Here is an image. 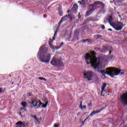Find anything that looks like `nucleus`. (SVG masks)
<instances>
[{"label":"nucleus","mask_w":127,"mask_h":127,"mask_svg":"<svg viewBox=\"0 0 127 127\" xmlns=\"http://www.w3.org/2000/svg\"><path fill=\"white\" fill-rule=\"evenodd\" d=\"M78 3H80V5L82 6H85L86 5V2H85V0H81V1H78Z\"/></svg>","instance_id":"nucleus-13"},{"label":"nucleus","mask_w":127,"mask_h":127,"mask_svg":"<svg viewBox=\"0 0 127 127\" xmlns=\"http://www.w3.org/2000/svg\"><path fill=\"white\" fill-rule=\"evenodd\" d=\"M101 28H102V29H105V28H106V27H105V25H102L101 26Z\"/></svg>","instance_id":"nucleus-34"},{"label":"nucleus","mask_w":127,"mask_h":127,"mask_svg":"<svg viewBox=\"0 0 127 127\" xmlns=\"http://www.w3.org/2000/svg\"><path fill=\"white\" fill-rule=\"evenodd\" d=\"M11 84H12V85H13L14 82H12L11 83Z\"/></svg>","instance_id":"nucleus-50"},{"label":"nucleus","mask_w":127,"mask_h":127,"mask_svg":"<svg viewBox=\"0 0 127 127\" xmlns=\"http://www.w3.org/2000/svg\"><path fill=\"white\" fill-rule=\"evenodd\" d=\"M111 57H114V56H112Z\"/></svg>","instance_id":"nucleus-54"},{"label":"nucleus","mask_w":127,"mask_h":127,"mask_svg":"<svg viewBox=\"0 0 127 127\" xmlns=\"http://www.w3.org/2000/svg\"><path fill=\"white\" fill-rule=\"evenodd\" d=\"M94 3H95V5H102L103 4V2L100 1H95Z\"/></svg>","instance_id":"nucleus-18"},{"label":"nucleus","mask_w":127,"mask_h":127,"mask_svg":"<svg viewBox=\"0 0 127 127\" xmlns=\"http://www.w3.org/2000/svg\"><path fill=\"white\" fill-rule=\"evenodd\" d=\"M48 104H49V101H46L45 104L47 106V105H48Z\"/></svg>","instance_id":"nucleus-40"},{"label":"nucleus","mask_w":127,"mask_h":127,"mask_svg":"<svg viewBox=\"0 0 127 127\" xmlns=\"http://www.w3.org/2000/svg\"><path fill=\"white\" fill-rule=\"evenodd\" d=\"M1 93H2V88H0V94H1Z\"/></svg>","instance_id":"nucleus-37"},{"label":"nucleus","mask_w":127,"mask_h":127,"mask_svg":"<svg viewBox=\"0 0 127 127\" xmlns=\"http://www.w3.org/2000/svg\"><path fill=\"white\" fill-rule=\"evenodd\" d=\"M46 107H47V105L46 104H44L42 106V108H46Z\"/></svg>","instance_id":"nucleus-35"},{"label":"nucleus","mask_w":127,"mask_h":127,"mask_svg":"<svg viewBox=\"0 0 127 127\" xmlns=\"http://www.w3.org/2000/svg\"><path fill=\"white\" fill-rule=\"evenodd\" d=\"M106 87H107V83H104L102 84V88H101V96L105 97V95H103V93H104V91H105V89L106 88Z\"/></svg>","instance_id":"nucleus-11"},{"label":"nucleus","mask_w":127,"mask_h":127,"mask_svg":"<svg viewBox=\"0 0 127 127\" xmlns=\"http://www.w3.org/2000/svg\"><path fill=\"white\" fill-rule=\"evenodd\" d=\"M89 40H90L89 39H85V40H82V42L83 43H85V42H86V41H89Z\"/></svg>","instance_id":"nucleus-25"},{"label":"nucleus","mask_w":127,"mask_h":127,"mask_svg":"<svg viewBox=\"0 0 127 127\" xmlns=\"http://www.w3.org/2000/svg\"><path fill=\"white\" fill-rule=\"evenodd\" d=\"M57 31H58V30H56V31L55 32L54 36L53 37V41H54V40H55L56 37H57Z\"/></svg>","instance_id":"nucleus-17"},{"label":"nucleus","mask_w":127,"mask_h":127,"mask_svg":"<svg viewBox=\"0 0 127 127\" xmlns=\"http://www.w3.org/2000/svg\"><path fill=\"white\" fill-rule=\"evenodd\" d=\"M51 64L55 67H64L63 62L55 57L52 59L51 61Z\"/></svg>","instance_id":"nucleus-3"},{"label":"nucleus","mask_w":127,"mask_h":127,"mask_svg":"<svg viewBox=\"0 0 127 127\" xmlns=\"http://www.w3.org/2000/svg\"><path fill=\"white\" fill-rule=\"evenodd\" d=\"M109 31H113V29H108Z\"/></svg>","instance_id":"nucleus-43"},{"label":"nucleus","mask_w":127,"mask_h":127,"mask_svg":"<svg viewBox=\"0 0 127 127\" xmlns=\"http://www.w3.org/2000/svg\"><path fill=\"white\" fill-rule=\"evenodd\" d=\"M96 36V38L97 39L99 38H101V37H102V35H97Z\"/></svg>","instance_id":"nucleus-23"},{"label":"nucleus","mask_w":127,"mask_h":127,"mask_svg":"<svg viewBox=\"0 0 127 127\" xmlns=\"http://www.w3.org/2000/svg\"><path fill=\"white\" fill-rule=\"evenodd\" d=\"M83 101H81L80 105H79V108L81 109V111H83V110H85L86 109V106L82 105Z\"/></svg>","instance_id":"nucleus-12"},{"label":"nucleus","mask_w":127,"mask_h":127,"mask_svg":"<svg viewBox=\"0 0 127 127\" xmlns=\"http://www.w3.org/2000/svg\"><path fill=\"white\" fill-rule=\"evenodd\" d=\"M84 78L87 79L88 81H92V78L94 77L95 73L92 71H87L83 73Z\"/></svg>","instance_id":"nucleus-6"},{"label":"nucleus","mask_w":127,"mask_h":127,"mask_svg":"<svg viewBox=\"0 0 127 127\" xmlns=\"http://www.w3.org/2000/svg\"><path fill=\"white\" fill-rule=\"evenodd\" d=\"M95 9L96 8H92L90 9L89 11L86 12L85 16H89V15H91V14H92V12H93Z\"/></svg>","instance_id":"nucleus-10"},{"label":"nucleus","mask_w":127,"mask_h":127,"mask_svg":"<svg viewBox=\"0 0 127 127\" xmlns=\"http://www.w3.org/2000/svg\"><path fill=\"white\" fill-rule=\"evenodd\" d=\"M100 69H103V67H101V62H100L99 66V71L98 70H95L97 72H101L102 75H103L104 77L105 76L106 73L108 75L111 76V77H115V76H117V75H124L125 74L124 72L121 71V70L115 68H113L111 67H108L106 68L107 71L105 72V70H100Z\"/></svg>","instance_id":"nucleus-2"},{"label":"nucleus","mask_w":127,"mask_h":127,"mask_svg":"<svg viewBox=\"0 0 127 127\" xmlns=\"http://www.w3.org/2000/svg\"><path fill=\"white\" fill-rule=\"evenodd\" d=\"M78 18H80L81 17V15H78Z\"/></svg>","instance_id":"nucleus-47"},{"label":"nucleus","mask_w":127,"mask_h":127,"mask_svg":"<svg viewBox=\"0 0 127 127\" xmlns=\"http://www.w3.org/2000/svg\"><path fill=\"white\" fill-rule=\"evenodd\" d=\"M72 10H74L76 11L78 9V5L76 3L74 4L72 7Z\"/></svg>","instance_id":"nucleus-14"},{"label":"nucleus","mask_w":127,"mask_h":127,"mask_svg":"<svg viewBox=\"0 0 127 127\" xmlns=\"http://www.w3.org/2000/svg\"><path fill=\"white\" fill-rule=\"evenodd\" d=\"M104 92H105L106 93V94H107V93H109V90H104Z\"/></svg>","instance_id":"nucleus-39"},{"label":"nucleus","mask_w":127,"mask_h":127,"mask_svg":"<svg viewBox=\"0 0 127 127\" xmlns=\"http://www.w3.org/2000/svg\"><path fill=\"white\" fill-rule=\"evenodd\" d=\"M44 49V46L41 47L40 48V51H43Z\"/></svg>","instance_id":"nucleus-24"},{"label":"nucleus","mask_w":127,"mask_h":127,"mask_svg":"<svg viewBox=\"0 0 127 127\" xmlns=\"http://www.w3.org/2000/svg\"><path fill=\"white\" fill-rule=\"evenodd\" d=\"M49 44L50 46H52V42H49Z\"/></svg>","instance_id":"nucleus-36"},{"label":"nucleus","mask_w":127,"mask_h":127,"mask_svg":"<svg viewBox=\"0 0 127 127\" xmlns=\"http://www.w3.org/2000/svg\"><path fill=\"white\" fill-rule=\"evenodd\" d=\"M32 118H33V119H34V120H35V121H36V122H37V124H40V122H39V120L37 118V117L36 116V115L32 116Z\"/></svg>","instance_id":"nucleus-16"},{"label":"nucleus","mask_w":127,"mask_h":127,"mask_svg":"<svg viewBox=\"0 0 127 127\" xmlns=\"http://www.w3.org/2000/svg\"><path fill=\"white\" fill-rule=\"evenodd\" d=\"M59 124H54V127H59Z\"/></svg>","instance_id":"nucleus-33"},{"label":"nucleus","mask_w":127,"mask_h":127,"mask_svg":"<svg viewBox=\"0 0 127 127\" xmlns=\"http://www.w3.org/2000/svg\"><path fill=\"white\" fill-rule=\"evenodd\" d=\"M111 53H112V51H109V55H110V54H111Z\"/></svg>","instance_id":"nucleus-46"},{"label":"nucleus","mask_w":127,"mask_h":127,"mask_svg":"<svg viewBox=\"0 0 127 127\" xmlns=\"http://www.w3.org/2000/svg\"><path fill=\"white\" fill-rule=\"evenodd\" d=\"M101 52H102L103 53H106V52H104V51H101Z\"/></svg>","instance_id":"nucleus-49"},{"label":"nucleus","mask_w":127,"mask_h":127,"mask_svg":"<svg viewBox=\"0 0 127 127\" xmlns=\"http://www.w3.org/2000/svg\"><path fill=\"white\" fill-rule=\"evenodd\" d=\"M69 18H70V19H73V17H69Z\"/></svg>","instance_id":"nucleus-48"},{"label":"nucleus","mask_w":127,"mask_h":127,"mask_svg":"<svg viewBox=\"0 0 127 127\" xmlns=\"http://www.w3.org/2000/svg\"><path fill=\"white\" fill-rule=\"evenodd\" d=\"M21 105L22 106V107H23V108H26L27 103H26L25 102H22Z\"/></svg>","instance_id":"nucleus-19"},{"label":"nucleus","mask_w":127,"mask_h":127,"mask_svg":"<svg viewBox=\"0 0 127 127\" xmlns=\"http://www.w3.org/2000/svg\"><path fill=\"white\" fill-rule=\"evenodd\" d=\"M75 34H79V32L78 31L75 32Z\"/></svg>","instance_id":"nucleus-42"},{"label":"nucleus","mask_w":127,"mask_h":127,"mask_svg":"<svg viewBox=\"0 0 127 127\" xmlns=\"http://www.w3.org/2000/svg\"><path fill=\"white\" fill-rule=\"evenodd\" d=\"M39 60H40L42 63H49L51 60V55L50 54L40 55Z\"/></svg>","instance_id":"nucleus-4"},{"label":"nucleus","mask_w":127,"mask_h":127,"mask_svg":"<svg viewBox=\"0 0 127 127\" xmlns=\"http://www.w3.org/2000/svg\"><path fill=\"white\" fill-rule=\"evenodd\" d=\"M18 86H19V84H17Z\"/></svg>","instance_id":"nucleus-55"},{"label":"nucleus","mask_w":127,"mask_h":127,"mask_svg":"<svg viewBox=\"0 0 127 127\" xmlns=\"http://www.w3.org/2000/svg\"><path fill=\"white\" fill-rule=\"evenodd\" d=\"M118 24L119 25L113 23L111 26L115 29V30L119 31V30H122V29H123V27H124L125 25H123V23L121 22H118Z\"/></svg>","instance_id":"nucleus-7"},{"label":"nucleus","mask_w":127,"mask_h":127,"mask_svg":"<svg viewBox=\"0 0 127 127\" xmlns=\"http://www.w3.org/2000/svg\"><path fill=\"white\" fill-rule=\"evenodd\" d=\"M112 20H113V16H110L108 19V21L111 25H112L111 24Z\"/></svg>","instance_id":"nucleus-20"},{"label":"nucleus","mask_w":127,"mask_h":127,"mask_svg":"<svg viewBox=\"0 0 127 127\" xmlns=\"http://www.w3.org/2000/svg\"><path fill=\"white\" fill-rule=\"evenodd\" d=\"M77 40H79V39H78Z\"/></svg>","instance_id":"nucleus-56"},{"label":"nucleus","mask_w":127,"mask_h":127,"mask_svg":"<svg viewBox=\"0 0 127 127\" xmlns=\"http://www.w3.org/2000/svg\"><path fill=\"white\" fill-rule=\"evenodd\" d=\"M30 108L32 109V108H34L35 107H37V104H38V101H32L31 102H29Z\"/></svg>","instance_id":"nucleus-9"},{"label":"nucleus","mask_w":127,"mask_h":127,"mask_svg":"<svg viewBox=\"0 0 127 127\" xmlns=\"http://www.w3.org/2000/svg\"><path fill=\"white\" fill-rule=\"evenodd\" d=\"M40 80H45V81H47V80L43 77H39Z\"/></svg>","instance_id":"nucleus-31"},{"label":"nucleus","mask_w":127,"mask_h":127,"mask_svg":"<svg viewBox=\"0 0 127 127\" xmlns=\"http://www.w3.org/2000/svg\"><path fill=\"white\" fill-rule=\"evenodd\" d=\"M111 48V49H112L113 48V47H111V48Z\"/></svg>","instance_id":"nucleus-53"},{"label":"nucleus","mask_w":127,"mask_h":127,"mask_svg":"<svg viewBox=\"0 0 127 127\" xmlns=\"http://www.w3.org/2000/svg\"><path fill=\"white\" fill-rule=\"evenodd\" d=\"M70 12V10H68L67 11V12Z\"/></svg>","instance_id":"nucleus-52"},{"label":"nucleus","mask_w":127,"mask_h":127,"mask_svg":"<svg viewBox=\"0 0 127 127\" xmlns=\"http://www.w3.org/2000/svg\"><path fill=\"white\" fill-rule=\"evenodd\" d=\"M88 107H92V103H88Z\"/></svg>","instance_id":"nucleus-38"},{"label":"nucleus","mask_w":127,"mask_h":127,"mask_svg":"<svg viewBox=\"0 0 127 127\" xmlns=\"http://www.w3.org/2000/svg\"><path fill=\"white\" fill-rule=\"evenodd\" d=\"M108 21H109V19L108 18H106L104 21V23H107V22H108Z\"/></svg>","instance_id":"nucleus-27"},{"label":"nucleus","mask_w":127,"mask_h":127,"mask_svg":"<svg viewBox=\"0 0 127 127\" xmlns=\"http://www.w3.org/2000/svg\"><path fill=\"white\" fill-rule=\"evenodd\" d=\"M104 48H105V49H108V48H105V47H104Z\"/></svg>","instance_id":"nucleus-51"},{"label":"nucleus","mask_w":127,"mask_h":127,"mask_svg":"<svg viewBox=\"0 0 127 127\" xmlns=\"http://www.w3.org/2000/svg\"><path fill=\"white\" fill-rule=\"evenodd\" d=\"M59 12L61 16L63 15V11H62L61 10H59Z\"/></svg>","instance_id":"nucleus-22"},{"label":"nucleus","mask_w":127,"mask_h":127,"mask_svg":"<svg viewBox=\"0 0 127 127\" xmlns=\"http://www.w3.org/2000/svg\"><path fill=\"white\" fill-rule=\"evenodd\" d=\"M28 96H29V97H31V96H32V95L31 93H28Z\"/></svg>","instance_id":"nucleus-41"},{"label":"nucleus","mask_w":127,"mask_h":127,"mask_svg":"<svg viewBox=\"0 0 127 127\" xmlns=\"http://www.w3.org/2000/svg\"><path fill=\"white\" fill-rule=\"evenodd\" d=\"M104 109H105V108L103 107L99 110L92 111L90 113V114L89 115V117H93V116H94V115H97V114H100V112H101L102 111H103V110H104Z\"/></svg>","instance_id":"nucleus-8"},{"label":"nucleus","mask_w":127,"mask_h":127,"mask_svg":"<svg viewBox=\"0 0 127 127\" xmlns=\"http://www.w3.org/2000/svg\"><path fill=\"white\" fill-rule=\"evenodd\" d=\"M120 102L124 107L127 106V92L120 96Z\"/></svg>","instance_id":"nucleus-5"},{"label":"nucleus","mask_w":127,"mask_h":127,"mask_svg":"<svg viewBox=\"0 0 127 127\" xmlns=\"http://www.w3.org/2000/svg\"><path fill=\"white\" fill-rule=\"evenodd\" d=\"M63 22V21L61 19L60 21L59 22V25H61V23Z\"/></svg>","instance_id":"nucleus-30"},{"label":"nucleus","mask_w":127,"mask_h":127,"mask_svg":"<svg viewBox=\"0 0 127 127\" xmlns=\"http://www.w3.org/2000/svg\"><path fill=\"white\" fill-rule=\"evenodd\" d=\"M63 45H64V43L63 42L60 45V48H61V47H62V46H63Z\"/></svg>","instance_id":"nucleus-26"},{"label":"nucleus","mask_w":127,"mask_h":127,"mask_svg":"<svg viewBox=\"0 0 127 127\" xmlns=\"http://www.w3.org/2000/svg\"><path fill=\"white\" fill-rule=\"evenodd\" d=\"M9 76H10L11 75H9Z\"/></svg>","instance_id":"nucleus-57"},{"label":"nucleus","mask_w":127,"mask_h":127,"mask_svg":"<svg viewBox=\"0 0 127 127\" xmlns=\"http://www.w3.org/2000/svg\"><path fill=\"white\" fill-rule=\"evenodd\" d=\"M80 114H81V112H79V113L77 114V116H79V115H80Z\"/></svg>","instance_id":"nucleus-45"},{"label":"nucleus","mask_w":127,"mask_h":127,"mask_svg":"<svg viewBox=\"0 0 127 127\" xmlns=\"http://www.w3.org/2000/svg\"><path fill=\"white\" fill-rule=\"evenodd\" d=\"M89 116L87 117V118H86L85 120H84V122H83V125H84V123H85V122H86V121H87V120H88V119H89Z\"/></svg>","instance_id":"nucleus-32"},{"label":"nucleus","mask_w":127,"mask_h":127,"mask_svg":"<svg viewBox=\"0 0 127 127\" xmlns=\"http://www.w3.org/2000/svg\"><path fill=\"white\" fill-rule=\"evenodd\" d=\"M70 16V14L66 15L64 16L61 19V20L63 21H65V20H66L67 18L69 17Z\"/></svg>","instance_id":"nucleus-15"},{"label":"nucleus","mask_w":127,"mask_h":127,"mask_svg":"<svg viewBox=\"0 0 127 127\" xmlns=\"http://www.w3.org/2000/svg\"><path fill=\"white\" fill-rule=\"evenodd\" d=\"M84 59L86 62L87 65L91 64V67H92L94 70H99V66H100V62L101 60L99 58H97L96 57H93L90 53H86L84 56Z\"/></svg>","instance_id":"nucleus-1"},{"label":"nucleus","mask_w":127,"mask_h":127,"mask_svg":"<svg viewBox=\"0 0 127 127\" xmlns=\"http://www.w3.org/2000/svg\"><path fill=\"white\" fill-rule=\"evenodd\" d=\"M40 105L37 107V109H39V107H40V106H41V105H44V104L41 102H40Z\"/></svg>","instance_id":"nucleus-29"},{"label":"nucleus","mask_w":127,"mask_h":127,"mask_svg":"<svg viewBox=\"0 0 127 127\" xmlns=\"http://www.w3.org/2000/svg\"><path fill=\"white\" fill-rule=\"evenodd\" d=\"M21 110H24V111H25V107H23V108H21Z\"/></svg>","instance_id":"nucleus-44"},{"label":"nucleus","mask_w":127,"mask_h":127,"mask_svg":"<svg viewBox=\"0 0 127 127\" xmlns=\"http://www.w3.org/2000/svg\"><path fill=\"white\" fill-rule=\"evenodd\" d=\"M91 56L93 57H95L96 56V53H95V51H92L91 52Z\"/></svg>","instance_id":"nucleus-21"},{"label":"nucleus","mask_w":127,"mask_h":127,"mask_svg":"<svg viewBox=\"0 0 127 127\" xmlns=\"http://www.w3.org/2000/svg\"><path fill=\"white\" fill-rule=\"evenodd\" d=\"M96 5V4L94 3L91 5H90L91 6H92V8H95L94 7Z\"/></svg>","instance_id":"nucleus-28"}]
</instances>
